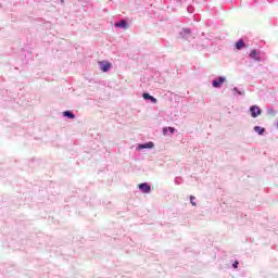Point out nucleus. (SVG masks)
I'll use <instances>...</instances> for the list:
<instances>
[{
  "mask_svg": "<svg viewBox=\"0 0 278 278\" xmlns=\"http://www.w3.org/2000/svg\"><path fill=\"white\" fill-rule=\"evenodd\" d=\"M153 142H148L146 144H140L139 149H153Z\"/></svg>",
  "mask_w": 278,
  "mask_h": 278,
  "instance_id": "nucleus-9",
  "label": "nucleus"
},
{
  "mask_svg": "<svg viewBox=\"0 0 278 278\" xmlns=\"http://www.w3.org/2000/svg\"><path fill=\"white\" fill-rule=\"evenodd\" d=\"M250 112H251L252 118H257V116L262 114V109H260V106L257 105H252L250 108Z\"/></svg>",
  "mask_w": 278,
  "mask_h": 278,
  "instance_id": "nucleus-1",
  "label": "nucleus"
},
{
  "mask_svg": "<svg viewBox=\"0 0 278 278\" xmlns=\"http://www.w3.org/2000/svg\"><path fill=\"white\" fill-rule=\"evenodd\" d=\"M225 81H227V78H225V77H218L217 79H214L213 88H220L223 86V84H225Z\"/></svg>",
  "mask_w": 278,
  "mask_h": 278,
  "instance_id": "nucleus-3",
  "label": "nucleus"
},
{
  "mask_svg": "<svg viewBox=\"0 0 278 278\" xmlns=\"http://www.w3.org/2000/svg\"><path fill=\"white\" fill-rule=\"evenodd\" d=\"M139 190H141V192H143L144 194H149V192H151V186L147 182L140 184Z\"/></svg>",
  "mask_w": 278,
  "mask_h": 278,
  "instance_id": "nucleus-4",
  "label": "nucleus"
},
{
  "mask_svg": "<svg viewBox=\"0 0 278 278\" xmlns=\"http://www.w3.org/2000/svg\"><path fill=\"white\" fill-rule=\"evenodd\" d=\"M63 115L67 116V118H75V114H73V113L70 112V111L63 112Z\"/></svg>",
  "mask_w": 278,
  "mask_h": 278,
  "instance_id": "nucleus-11",
  "label": "nucleus"
},
{
  "mask_svg": "<svg viewBox=\"0 0 278 278\" xmlns=\"http://www.w3.org/2000/svg\"><path fill=\"white\" fill-rule=\"evenodd\" d=\"M254 131H256V134H258L260 136H264L266 129L265 128H262L260 126H255L254 127Z\"/></svg>",
  "mask_w": 278,
  "mask_h": 278,
  "instance_id": "nucleus-8",
  "label": "nucleus"
},
{
  "mask_svg": "<svg viewBox=\"0 0 278 278\" xmlns=\"http://www.w3.org/2000/svg\"><path fill=\"white\" fill-rule=\"evenodd\" d=\"M168 131H169V134H175V128L169 127V128H168Z\"/></svg>",
  "mask_w": 278,
  "mask_h": 278,
  "instance_id": "nucleus-13",
  "label": "nucleus"
},
{
  "mask_svg": "<svg viewBox=\"0 0 278 278\" xmlns=\"http://www.w3.org/2000/svg\"><path fill=\"white\" fill-rule=\"evenodd\" d=\"M236 49H238V51H240V49H244V41L242 39H240L237 43H236Z\"/></svg>",
  "mask_w": 278,
  "mask_h": 278,
  "instance_id": "nucleus-10",
  "label": "nucleus"
},
{
  "mask_svg": "<svg viewBox=\"0 0 278 278\" xmlns=\"http://www.w3.org/2000/svg\"><path fill=\"white\" fill-rule=\"evenodd\" d=\"M238 261H236L233 264H232V268H238Z\"/></svg>",
  "mask_w": 278,
  "mask_h": 278,
  "instance_id": "nucleus-15",
  "label": "nucleus"
},
{
  "mask_svg": "<svg viewBox=\"0 0 278 278\" xmlns=\"http://www.w3.org/2000/svg\"><path fill=\"white\" fill-rule=\"evenodd\" d=\"M115 27H122L123 29H127V21L122 20L118 23H115Z\"/></svg>",
  "mask_w": 278,
  "mask_h": 278,
  "instance_id": "nucleus-6",
  "label": "nucleus"
},
{
  "mask_svg": "<svg viewBox=\"0 0 278 278\" xmlns=\"http://www.w3.org/2000/svg\"><path fill=\"white\" fill-rule=\"evenodd\" d=\"M182 31H184V34H190L189 29H184Z\"/></svg>",
  "mask_w": 278,
  "mask_h": 278,
  "instance_id": "nucleus-16",
  "label": "nucleus"
},
{
  "mask_svg": "<svg viewBox=\"0 0 278 278\" xmlns=\"http://www.w3.org/2000/svg\"><path fill=\"white\" fill-rule=\"evenodd\" d=\"M250 58L252 60H255V62H260V60H262L260 58V52H257V50H253L251 53H250Z\"/></svg>",
  "mask_w": 278,
  "mask_h": 278,
  "instance_id": "nucleus-5",
  "label": "nucleus"
},
{
  "mask_svg": "<svg viewBox=\"0 0 278 278\" xmlns=\"http://www.w3.org/2000/svg\"><path fill=\"white\" fill-rule=\"evenodd\" d=\"M99 65H100V70H101L103 73H108V71H110V68H112V63L106 62V61L100 62Z\"/></svg>",
  "mask_w": 278,
  "mask_h": 278,
  "instance_id": "nucleus-2",
  "label": "nucleus"
},
{
  "mask_svg": "<svg viewBox=\"0 0 278 278\" xmlns=\"http://www.w3.org/2000/svg\"><path fill=\"white\" fill-rule=\"evenodd\" d=\"M168 134V128H163V135L166 136Z\"/></svg>",
  "mask_w": 278,
  "mask_h": 278,
  "instance_id": "nucleus-14",
  "label": "nucleus"
},
{
  "mask_svg": "<svg viewBox=\"0 0 278 278\" xmlns=\"http://www.w3.org/2000/svg\"><path fill=\"white\" fill-rule=\"evenodd\" d=\"M143 99L152 101V103H157V99H155L153 96L149 93H143Z\"/></svg>",
  "mask_w": 278,
  "mask_h": 278,
  "instance_id": "nucleus-7",
  "label": "nucleus"
},
{
  "mask_svg": "<svg viewBox=\"0 0 278 278\" xmlns=\"http://www.w3.org/2000/svg\"><path fill=\"white\" fill-rule=\"evenodd\" d=\"M190 202H191V205H197V202H194V195H190Z\"/></svg>",
  "mask_w": 278,
  "mask_h": 278,
  "instance_id": "nucleus-12",
  "label": "nucleus"
}]
</instances>
